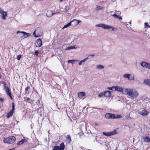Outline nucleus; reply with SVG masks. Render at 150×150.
<instances>
[{
    "instance_id": "412c9836",
    "label": "nucleus",
    "mask_w": 150,
    "mask_h": 150,
    "mask_svg": "<svg viewBox=\"0 0 150 150\" xmlns=\"http://www.w3.org/2000/svg\"><path fill=\"white\" fill-rule=\"evenodd\" d=\"M143 139L144 142H150V138L148 137H144Z\"/></svg>"
},
{
    "instance_id": "423d86ee",
    "label": "nucleus",
    "mask_w": 150,
    "mask_h": 150,
    "mask_svg": "<svg viewBox=\"0 0 150 150\" xmlns=\"http://www.w3.org/2000/svg\"><path fill=\"white\" fill-rule=\"evenodd\" d=\"M138 113L143 116H146L148 115L149 112L147 111L144 108L140 109L138 110Z\"/></svg>"
},
{
    "instance_id": "dca6fc26",
    "label": "nucleus",
    "mask_w": 150,
    "mask_h": 150,
    "mask_svg": "<svg viewBox=\"0 0 150 150\" xmlns=\"http://www.w3.org/2000/svg\"><path fill=\"white\" fill-rule=\"evenodd\" d=\"M59 13V12H56L54 13L51 11H48L46 14V16L48 17H50L55 14H57Z\"/></svg>"
},
{
    "instance_id": "a878e982",
    "label": "nucleus",
    "mask_w": 150,
    "mask_h": 150,
    "mask_svg": "<svg viewBox=\"0 0 150 150\" xmlns=\"http://www.w3.org/2000/svg\"><path fill=\"white\" fill-rule=\"evenodd\" d=\"M97 69H103L104 68V66L101 64L97 65L96 66Z\"/></svg>"
},
{
    "instance_id": "20e7f679",
    "label": "nucleus",
    "mask_w": 150,
    "mask_h": 150,
    "mask_svg": "<svg viewBox=\"0 0 150 150\" xmlns=\"http://www.w3.org/2000/svg\"><path fill=\"white\" fill-rule=\"evenodd\" d=\"M16 140L14 136H11L8 137L4 138V142L5 143L12 144Z\"/></svg>"
},
{
    "instance_id": "0eeeda50",
    "label": "nucleus",
    "mask_w": 150,
    "mask_h": 150,
    "mask_svg": "<svg viewBox=\"0 0 150 150\" xmlns=\"http://www.w3.org/2000/svg\"><path fill=\"white\" fill-rule=\"evenodd\" d=\"M117 133L116 129H114L113 131L109 132H103V134L106 136L109 137L116 134Z\"/></svg>"
},
{
    "instance_id": "2f4dec72",
    "label": "nucleus",
    "mask_w": 150,
    "mask_h": 150,
    "mask_svg": "<svg viewBox=\"0 0 150 150\" xmlns=\"http://www.w3.org/2000/svg\"><path fill=\"white\" fill-rule=\"evenodd\" d=\"M71 25V24L70 22H69V23H68L67 24L64 25V27L62 28V29H63L65 28H66L69 26Z\"/></svg>"
},
{
    "instance_id": "79ce46f5",
    "label": "nucleus",
    "mask_w": 150,
    "mask_h": 150,
    "mask_svg": "<svg viewBox=\"0 0 150 150\" xmlns=\"http://www.w3.org/2000/svg\"><path fill=\"white\" fill-rule=\"evenodd\" d=\"M4 11V10L1 8H0V14H1Z\"/></svg>"
},
{
    "instance_id": "c756f323",
    "label": "nucleus",
    "mask_w": 150,
    "mask_h": 150,
    "mask_svg": "<svg viewBox=\"0 0 150 150\" xmlns=\"http://www.w3.org/2000/svg\"><path fill=\"white\" fill-rule=\"evenodd\" d=\"M88 57H87L86 58H85L83 59V60H81L79 63V64L80 65H81L82 62H85V61H86V60L88 59Z\"/></svg>"
},
{
    "instance_id": "a19ab883",
    "label": "nucleus",
    "mask_w": 150,
    "mask_h": 150,
    "mask_svg": "<svg viewBox=\"0 0 150 150\" xmlns=\"http://www.w3.org/2000/svg\"><path fill=\"white\" fill-rule=\"evenodd\" d=\"M126 118L127 119H132V118H131L130 117V115H127L126 116Z\"/></svg>"
},
{
    "instance_id": "f03ea898",
    "label": "nucleus",
    "mask_w": 150,
    "mask_h": 150,
    "mask_svg": "<svg viewBox=\"0 0 150 150\" xmlns=\"http://www.w3.org/2000/svg\"><path fill=\"white\" fill-rule=\"evenodd\" d=\"M96 26L98 27H101L105 30H109L111 29L112 30L114 31H115L117 30L116 28L105 24H97L96 25Z\"/></svg>"
},
{
    "instance_id": "cd10ccee",
    "label": "nucleus",
    "mask_w": 150,
    "mask_h": 150,
    "mask_svg": "<svg viewBox=\"0 0 150 150\" xmlns=\"http://www.w3.org/2000/svg\"><path fill=\"white\" fill-rule=\"evenodd\" d=\"M66 140L68 143H70L71 140V139L70 135H67Z\"/></svg>"
},
{
    "instance_id": "f257e3e1",
    "label": "nucleus",
    "mask_w": 150,
    "mask_h": 150,
    "mask_svg": "<svg viewBox=\"0 0 150 150\" xmlns=\"http://www.w3.org/2000/svg\"><path fill=\"white\" fill-rule=\"evenodd\" d=\"M123 94L127 96L132 100H135L139 97V93L138 91L134 88H125L123 92Z\"/></svg>"
},
{
    "instance_id": "4468645a",
    "label": "nucleus",
    "mask_w": 150,
    "mask_h": 150,
    "mask_svg": "<svg viewBox=\"0 0 150 150\" xmlns=\"http://www.w3.org/2000/svg\"><path fill=\"white\" fill-rule=\"evenodd\" d=\"M105 117L107 119H115V115L110 113H107L105 115Z\"/></svg>"
},
{
    "instance_id": "8fccbe9b",
    "label": "nucleus",
    "mask_w": 150,
    "mask_h": 150,
    "mask_svg": "<svg viewBox=\"0 0 150 150\" xmlns=\"http://www.w3.org/2000/svg\"><path fill=\"white\" fill-rule=\"evenodd\" d=\"M63 1V0H60V1L62 2Z\"/></svg>"
},
{
    "instance_id": "9b49d317",
    "label": "nucleus",
    "mask_w": 150,
    "mask_h": 150,
    "mask_svg": "<svg viewBox=\"0 0 150 150\" xmlns=\"http://www.w3.org/2000/svg\"><path fill=\"white\" fill-rule=\"evenodd\" d=\"M140 65L143 67L150 69V63L146 62H140Z\"/></svg>"
},
{
    "instance_id": "4c0bfd02",
    "label": "nucleus",
    "mask_w": 150,
    "mask_h": 150,
    "mask_svg": "<svg viewBox=\"0 0 150 150\" xmlns=\"http://www.w3.org/2000/svg\"><path fill=\"white\" fill-rule=\"evenodd\" d=\"M39 52L38 50H36L34 53V55L37 56Z\"/></svg>"
},
{
    "instance_id": "f704fd0d",
    "label": "nucleus",
    "mask_w": 150,
    "mask_h": 150,
    "mask_svg": "<svg viewBox=\"0 0 150 150\" xmlns=\"http://www.w3.org/2000/svg\"><path fill=\"white\" fill-rule=\"evenodd\" d=\"M115 118H121L122 117V116L120 115H117L116 116H115Z\"/></svg>"
},
{
    "instance_id": "2eb2a0df",
    "label": "nucleus",
    "mask_w": 150,
    "mask_h": 150,
    "mask_svg": "<svg viewBox=\"0 0 150 150\" xmlns=\"http://www.w3.org/2000/svg\"><path fill=\"white\" fill-rule=\"evenodd\" d=\"M35 46L37 47H40L42 45V42L40 39L37 40L36 42Z\"/></svg>"
},
{
    "instance_id": "5701e85b",
    "label": "nucleus",
    "mask_w": 150,
    "mask_h": 150,
    "mask_svg": "<svg viewBox=\"0 0 150 150\" xmlns=\"http://www.w3.org/2000/svg\"><path fill=\"white\" fill-rule=\"evenodd\" d=\"M77 47H76L75 45L70 46L69 47H68L65 48V50H69L72 49H76Z\"/></svg>"
},
{
    "instance_id": "c03bdc74",
    "label": "nucleus",
    "mask_w": 150,
    "mask_h": 150,
    "mask_svg": "<svg viewBox=\"0 0 150 150\" xmlns=\"http://www.w3.org/2000/svg\"><path fill=\"white\" fill-rule=\"evenodd\" d=\"M95 55L94 54H91L88 56V57H93Z\"/></svg>"
},
{
    "instance_id": "bb28decb",
    "label": "nucleus",
    "mask_w": 150,
    "mask_h": 150,
    "mask_svg": "<svg viewBox=\"0 0 150 150\" xmlns=\"http://www.w3.org/2000/svg\"><path fill=\"white\" fill-rule=\"evenodd\" d=\"M13 112V111L11 110L10 112L7 113L6 116L8 118H9L12 115Z\"/></svg>"
},
{
    "instance_id": "a211bd4d",
    "label": "nucleus",
    "mask_w": 150,
    "mask_h": 150,
    "mask_svg": "<svg viewBox=\"0 0 150 150\" xmlns=\"http://www.w3.org/2000/svg\"><path fill=\"white\" fill-rule=\"evenodd\" d=\"M111 91H106L104 93V96L106 97H109L110 96Z\"/></svg>"
},
{
    "instance_id": "aec40b11",
    "label": "nucleus",
    "mask_w": 150,
    "mask_h": 150,
    "mask_svg": "<svg viewBox=\"0 0 150 150\" xmlns=\"http://www.w3.org/2000/svg\"><path fill=\"white\" fill-rule=\"evenodd\" d=\"M144 84L150 86V79H144Z\"/></svg>"
},
{
    "instance_id": "6ab92c4d",
    "label": "nucleus",
    "mask_w": 150,
    "mask_h": 150,
    "mask_svg": "<svg viewBox=\"0 0 150 150\" xmlns=\"http://www.w3.org/2000/svg\"><path fill=\"white\" fill-rule=\"evenodd\" d=\"M101 139H103L100 137H96V142L100 144H103V142L101 141Z\"/></svg>"
},
{
    "instance_id": "09e8293b",
    "label": "nucleus",
    "mask_w": 150,
    "mask_h": 150,
    "mask_svg": "<svg viewBox=\"0 0 150 150\" xmlns=\"http://www.w3.org/2000/svg\"><path fill=\"white\" fill-rule=\"evenodd\" d=\"M95 125H96V126H98V124L97 123H96L95 124Z\"/></svg>"
},
{
    "instance_id": "a18cd8bd",
    "label": "nucleus",
    "mask_w": 150,
    "mask_h": 150,
    "mask_svg": "<svg viewBox=\"0 0 150 150\" xmlns=\"http://www.w3.org/2000/svg\"><path fill=\"white\" fill-rule=\"evenodd\" d=\"M29 89V87L28 86L25 88V91H27Z\"/></svg>"
},
{
    "instance_id": "1a4fd4ad",
    "label": "nucleus",
    "mask_w": 150,
    "mask_h": 150,
    "mask_svg": "<svg viewBox=\"0 0 150 150\" xmlns=\"http://www.w3.org/2000/svg\"><path fill=\"white\" fill-rule=\"evenodd\" d=\"M123 76L125 79H127L128 80L133 81L134 80V75L130 74H126L123 75Z\"/></svg>"
},
{
    "instance_id": "e433bc0d",
    "label": "nucleus",
    "mask_w": 150,
    "mask_h": 150,
    "mask_svg": "<svg viewBox=\"0 0 150 150\" xmlns=\"http://www.w3.org/2000/svg\"><path fill=\"white\" fill-rule=\"evenodd\" d=\"M12 109L11 110L14 111V110L15 109V105H14V104L13 103H12Z\"/></svg>"
},
{
    "instance_id": "473e14b6",
    "label": "nucleus",
    "mask_w": 150,
    "mask_h": 150,
    "mask_svg": "<svg viewBox=\"0 0 150 150\" xmlns=\"http://www.w3.org/2000/svg\"><path fill=\"white\" fill-rule=\"evenodd\" d=\"M103 7L102 6H97L96 8V9L97 10H102L103 8Z\"/></svg>"
},
{
    "instance_id": "6e6552de",
    "label": "nucleus",
    "mask_w": 150,
    "mask_h": 150,
    "mask_svg": "<svg viewBox=\"0 0 150 150\" xmlns=\"http://www.w3.org/2000/svg\"><path fill=\"white\" fill-rule=\"evenodd\" d=\"M65 145L64 142L62 143L60 146H54L53 150H64Z\"/></svg>"
},
{
    "instance_id": "49530a36",
    "label": "nucleus",
    "mask_w": 150,
    "mask_h": 150,
    "mask_svg": "<svg viewBox=\"0 0 150 150\" xmlns=\"http://www.w3.org/2000/svg\"><path fill=\"white\" fill-rule=\"evenodd\" d=\"M30 100V98H27V101H28L29 100Z\"/></svg>"
},
{
    "instance_id": "7ed1b4c3",
    "label": "nucleus",
    "mask_w": 150,
    "mask_h": 150,
    "mask_svg": "<svg viewBox=\"0 0 150 150\" xmlns=\"http://www.w3.org/2000/svg\"><path fill=\"white\" fill-rule=\"evenodd\" d=\"M16 33L18 34V36L21 39H23L25 38L29 37L31 34L29 33H27L23 31H18L16 32Z\"/></svg>"
},
{
    "instance_id": "37998d69",
    "label": "nucleus",
    "mask_w": 150,
    "mask_h": 150,
    "mask_svg": "<svg viewBox=\"0 0 150 150\" xmlns=\"http://www.w3.org/2000/svg\"><path fill=\"white\" fill-rule=\"evenodd\" d=\"M4 100V98H0V101L2 102Z\"/></svg>"
},
{
    "instance_id": "b1692460",
    "label": "nucleus",
    "mask_w": 150,
    "mask_h": 150,
    "mask_svg": "<svg viewBox=\"0 0 150 150\" xmlns=\"http://www.w3.org/2000/svg\"><path fill=\"white\" fill-rule=\"evenodd\" d=\"M85 95L86 93L84 92H80L78 93V96L79 98H81Z\"/></svg>"
},
{
    "instance_id": "c9c22d12",
    "label": "nucleus",
    "mask_w": 150,
    "mask_h": 150,
    "mask_svg": "<svg viewBox=\"0 0 150 150\" xmlns=\"http://www.w3.org/2000/svg\"><path fill=\"white\" fill-rule=\"evenodd\" d=\"M22 55L21 54L18 55L17 56V59L19 60L21 58Z\"/></svg>"
},
{
    "instance_id": "393cba45",
    "label": "nucleus",
    "mask_w": 150,
    "mask_h": 150,
    "mask_svg": "<svg viewBox=\"0 0 150 150\" xmlns=\"http://www.w3.org/2000/svg\"><path fill=\"white\" fill-rule=\"evenodd\" d=\"M26 142V139H23L18 142L17 143V144L18 145H20Z\"/></svg>"
},
{
    "instance_id": "c85d7f7f",
    "label": "nucleus",
    "mask_w": 150,
    "mask_h": 150,
    "mask_svg": "<svg viewBox=\"0 0 150 150\" xmlns=\"http://www.w3.org/2000/svg\"><path fill=\"white\" fill-rule=\"evenodd\" d=\"M112 16L116 18L119 19L120 20H121L122 19V18H121L120 16L117 15L116 13H114V14L112 15Z\"/></svg>"
},
{
    "instance_id": "7c9ffc66",
    "label": "nucleus",
    "mask_w": 150,
    "mask_h": 150,
    "mask_svg": "<svg viewBox=\"0 0 150 150\" xmlns=\"http://www.w3.org/2000/svg\"><path fill=\"white\" fill-rule=\"evenodd\" d=\"M78 61V60H68V63H71V64H73L74 62Z\"/></svg>"
},
{
    "instance_id": "39448f33",
    "label": "nucleus",
    "mask_w": 150,
    "mask_h": 150,
    "mask_svg": "<svg viewBox=\"0 0 150 150\" xmlns=\"http://www.w3.org/2000/svg\"><path fill=\"white\" fill-rule=\"evenodd\" d=\"M43 33L42 30L40 28H38L35 30L33 33V35L35 37H40Z\"/></svg>"
},
{
    "instance_id": "9d476101",
    "label": "nucleus",
    "mask_w": 150,
    "mask_h": 150,
    "mask_svg": "<svg viewBox=\"0 0 150 150\" xmlns=\"http://www.w3.org/2000/svg\"><path fill=\"white\" fill-rule=\"evenodd\" d=\"M114 91H116L120 92H122L123 94L124 91L125 89V88H124V87L120 86H114Z\"/></svg>"
},
{
    "instance_id": "72a5a7b5",
    "label": "nucleus",
    "mask_w": 150,
    "mask_h": 150,
    "mask_svg": "<svg viewBox=\"0 0 150 150\" xmlns=\"http://www.w3.org/2000/svg\"><path fill=\"white\" fill-rule=\"evenodd\" d=\"M144 25L145 28H150V26L148 25L147 23L145 22L144 23Z\"/></svg>"
},
{
    "instance_id": "4be33fe9",
    "label": "nucleus",
    "mask_w": 150,
    "mask_h": 150,
    "mask_svg": "<svg viewBox=\"0 0 150 150\" xmlns=\"http://www.w3.org/2000/svg\"><path fill=\"white\" fill-rule=\"evenodd\" d=\"M71 8V7L69 5L66 6H65L64 9L63 10H61V11L62 12H64V11H68L69 9Z\"/></svg>"
},
{
    "instance_id": "f8f14e48",
    "label": "nucleus",
    "mask_w": 150,
    "mask_h": 150,
    "mask_svg": "<svg viewBox=\"0 0 150 150\" xmlns=\"http://www.w3.org/2000/svg\"><path fill=\"white\" fill-rule=\"evenodd\" d=\"M4 83V88L7 94L12 99V98L11 95V92L10 90L8 87L6 86V83Z\"/></svg>"
},
{
    "instance_id": "f3484780",
    "label": "nucleus",
    "mask_w": 150,
    "mask_h": 150,
    "mask_svg": "<svg viewBox=\"0 0 150 150\" xmlns=\"http://www.w3.org/2000/svg\"><path fill=\"white\" fill-rule=\"evenodd\" d=\"M1 14V18L3 20H5L7 16V13L6 11H4Z\"/></svg>"
},
{
    "instance_id": "ddd939ff",
    "label": "nucleus",
    "mask_w": 150,
    "mask_h": 150,
    "mask_svg": "<svg viewBox=\"0 0 150 150\" xmlns=\"http://www.w3.org/2000/svg\"><path fill=\"white\" fill-rule=\"evenodd\" d=\"M81 21L76 19H74L70 22L71 25L75 26L77 25Z\"/></svg>"
},
{
    "instance_id": "de8ad7c7",
    "label": "nucleus",
    "mask_w": 150,
    "mask_h": 150,
    "mask_svg": "<svg viewBox=\"0 0 150 150\" xmlns=\"http://www.w3.org/2000/svg\"><path fill=\"white\" fill-rule=\"evenodd\" d=\"M35 1H42V0H34Z\"/></svg>"
},
{
    "instance_id": "ea45409f",
    "label": "nucleus",
    "mask_w": 150,
    "mask_h": 150,
    "mask_svg": "<svg viewBox=\"0 0 150 150\" xmlns=\"http://www.w3.org/2000/svg\"><path fill=\"white\" fill-rule=\"evenodd\" d=\"M108 88V89L111 90H114V88H115L114 86H113L112 87H109V88Z\"/></svg>"
},
{
    "instance_id": "58836bf2",
    "label": "nucleus",
    "mask_w": 150,
    "mask_h": 150,
    "mask_svg": "<svg viewBox=\"0 0 150 150\" xmlns=\"http://www.w3.org/2000/svg\"><path fill=\"white\" fill-rule=\"evenodd\" d=\"M103 95H104V93L102 92L99 94L98 96L99 97H102L103 96Z\"/></svg>"
}]
</instances>
